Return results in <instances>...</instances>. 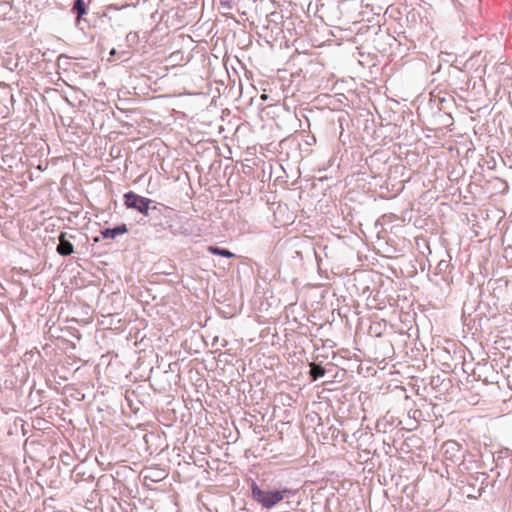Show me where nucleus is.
Wrapping results in <instances>:
<instances>
[{
	"label": "nucleus",
	"mask_w": 512,
	"mask_h": 512,
	"mask_svg": "<svg viewBox=\"0 0 512 512\" xmlns=\"http://www.w3.org/2000/svg\"><path fill=\"white\" fill-rule=\"evenodd\" d=\"M115 53H116L115 49H112V50L110 51V55H114Z\"/></svg>",
	"instance_id": "dca6fc26"
},
{
	"label": "nucleus",
	"mask_w": 512,
	"mask_h": 512,
	"mask_svg": "<svg viewBox=\"0 0 512 512\" xmlns=\"http://www.w3.org/2000/svg\"><path fill=\"white\" fill-rule=\"evenodd\" d=\"M128 232L126 224L122 223L114 228H106L100 231L101 235L105 239H114L119 235H123Z\"/></svg>",
	"instance_id": "39448f33"
},
{
	"label": "nucleus",
	"mask_w": 512,
	"mask_h": 512,
	"mask_svg": "<svg viewBox=\"0 0 512 512\" xmlns=\"http://www.w3.org/2000/svg\"><path fill=\"white\" fill-rule=\"evenodd\" d=\"M146 218L147 223L153 227L156 232H163L168 229L171 234L175 236L185 232L182 227H176L174 225L175 220H178L181 217L173 208L162 203L155 201Z\"/></svg>",
	"instance_id": "f257e3e1"
},
{
	"label": "nucleus",
	"mask_w": 512,
	"mask_h": 512,
	"mask_svg": "<svg viewBox=\"0 0 512 512\" xmlns=\"http://www.w3.org/2000/svg\"><path fill=\"white\" fill-rule=\"evenodd\" d=\"M208 251L213 255H219L226 258H233L235 254L225 248H220L218 246H209Z\"/></svg>",
	"instance_id": "1a4fd4ad"
},
{
	"label": "nucleus",
	"mask_w": 512,
	"mask_h": 512,
	"mask_svg": "<svg viewBox=\"0 0 512 512\" xmlns=\"http://www.w3.org/2000/svg\"><path fill=\"white\" fill-rule=\"evenodd\" d=\"M325 368H323L320 364H313L310 369V377L312 380H317L325 375Z\"/></svg>",
	"instance_id": "9d476101"
},
{
	"label": "nucleus",
	"mask_w": 512,
	"mask_h": 512,
	"mask_svg": "<svg viewBox=\"0 0 512 512\" xmlns=\"http://www.w3.org/2000/svg\"><path fill=\"white\" fill-rule=\"evenodd\" d=\"M454 446H456V443H455V442H446V443H445V447H446L447 449H449V447H454ZM447 451H448V450H446V452H447Z\"/></svg>",
	"instance_id": "2eb2a0df"
},
{
	"label": "nucleus",
	"mask_w": 512,
	"mask_h": 512,
	"mask_svg": "<svg viewBox=\"0 0 512 512\" xmlns=\"http://www.w3.org/2000/svg\"><path fill=\"white\" fill-rule=\"evenodd\" d=\"M305 143H306L307 145H313V144H315V143H316V138H315V136H313V135H312V136H308V137H307V139L305 140Z\"/></svg>",
	"instance_id": "4468645a"
},
{
	"label": "nucleus",
	"mask_w": 512,
	"mask_h": 512,
	"mask_svg": "<svg viewBox=\"0 0 512 512\" xmlns=\"http://www.w3.org/2000/svg\"><path fill=\"white\" fill-rule=\"evenodd\" d=\"M165 477V472L158 469H153L149 471V474L145 476L146 479H149L153 482H157Z\"/></svg>",
	"instance_id": "9b49d317"
},
{
	"label": "nucleus",
	"mask_w": 512,
	"mask_h": 512,
	"mask_svg": "<svg viewBox=\"0 0 512 512\" xmlns=\"http://www.w3.org/2000/svg\"><path fill=\"white\" fill-rule=\"evenodd\" d=\"M231 3H232V0H220L221 6L226 9H231V7H232Z\"/></svg>",
	"instance_id": "ddd939ff"
},
{
	"label": "nucleus",
	"mask_w": 512,
	"mask_h": 512,
	"mask_svg": "<svg viewBox=\"0 0 512 512\" xmlns=\"http://www.w3.org/2000/svg\"><path fill=\"white\" fill-rule=\"evenodd\" d=\"M155 200L138 195L133 191L124 194V205L128 209H134L141 213L144 217L149 213Z\"/></svg>",
	"instance_id": "7ed1b4c3"
},
{
	"label": "nucleus",
	"mask_w": 512,
	"mask_h": 512,
	"mask_svg": "<svg viewBox=\"0 0 512 512\" xmlns=\"http://www.w3.org/2000/svg\"><path fill=\"white\" fill-rule=\"evenodd\" d=\"M295 494L296 491L286 487L279 490H263L255 482L251 485V495L253 500L265 509H271L284 498H290Z\"/></svg>",
	"instance_id": "f03ea898"
},
{
	"label": "nucleus",
	"mask_w": 512,
	"mask_h": 512,
	"mask_svg": "<svg viewBox=\"0 0 512 512\" xmlns=\"http://www.w3.org/2000/svg\"><path fill=\"white\" fill-rule=\"evenodd\" d=\"M450 272V260L442 259L438 262L435 268L436 275H442L445 279V275Z\"/></svg>",
	"instance_id": "6e6552de"
},
{
	"label": "nucleus",
	"mask_w": 512,
	"mask_h": 512,
	"mask_svg": "<svg viewBox=\"0 0 512 512\" xmlns=\"http://www.w3.org/2000/svg\"><path fill=\"white\" fill-rule=\"evenodd\" d=\"M135 6L136 5L134 3H126L121 6H118L117 4H110V5L106 6L103 16L108 17L109 13H111V12H118V11H121L122 9H126L128 7H135ZM109 20L110 21L112 20V16H109Z\"/></svg>",
	"instance_id": "0eeeda50"
},
{
	"label": "nucleus",
	"mask_w": 512,
	"mask_h": 512,
	"mask_svg": "<svg viewBox=\"0 0 512 512\" xmlns=\"http://www.w3.org/2000/svg\"><path fill=\"white\" fill-rule=\"evenodd\" d=\"M71 239H75V235L68 234L67 232H60L58 235L59 243L56 247V252L60 256H70L75 252Z\"/></svg>",
	"instance_id": "20e7f679"
},
{
	"label": "nucleus",
	"mask_w": 512,
	"mask_h": 512,
	"mask_svg": "<svg viewBox=\"0 0 512 512\" xmlns=\"http://www.w3.org/2000/svg\"><path fill=\"white\" fill-rule=\"evenodd\" d=\"M139 39V34L131 31L126 35L125 41L128 47H135L139 44Z\"/></svg>",
	"instance_id": "f8f14e48"
},
{
	"label": "nucleus",
	"mask_w": 512,
	"mask_h": 512,
	"mask_svg": "<svg viewBox=\"0 0 512 512\" xmlns=\"http://www.w3.org/2000/svg\"><path fill=\"white\" fill-rule=\"evenodd\" d=\"M147 0H143V3H145Z\"/></svg>",
	"instance_id": "f3484780"
},
{
	"label": "nucleus",
	"mask_w": 512,
	"mask_h": 512,
	"mask_svg": "<svg viewBox=\"0 0 512 512\" xmlns=\"http://www.w3.org/2000/svg\"><path fill=\"white\" fill-rule=\"evenodd\" d=\"M72 12L76 15L78 20L87 14V6L84 0H75L72 6Z\"/></svg>",
	"instance_id": "423d86ee"
}]
</instances>
